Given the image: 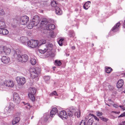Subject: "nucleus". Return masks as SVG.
Wrapping results in <instances>:
<instances>
[{
    "instance_id": "obj_24",
    "label": "nucleus",
    "mask_w": 125,
    "mask_h": 125,
    "mask_svg": "<svg viewBox=\"0 0 125 125\" xmlns=\"http://www.w3.org/2000/svg\"><path fill=\"white\" fill-rule=\"evenodd\" d=\"M20 118L19 117H16L12 121V124L14 125L18 123L19 121Z\"/></svg>"
},
{
    "instance_id": "obj_31",
    "label": "nucleus",
    "mask_w": 125,
    "mask_h": 125,
    "mask_svg": "<svg viewBox=\"0 0 125 125\" xmlns=\"http://www.w3.org/2000/svg\"><path fill=\"white\" fill-rule=\"evenodd\" d=\"M119 106L123 111L125 110V100L124 101L123 105H119Z\"/></svg>"
},
{
    "instance_id": "obj_47",
    "label": "nucleus",
    "mask_w": 125,
    "mask_h": 125,
    "mask_svg": "<svg viewBox=\"0 0 125 125\" xmlns=\"http://www.w3.org/2000/svg\"><path fill=\"white\" fill-rule=\"evenodd\" d=\"M118 125H125V121L118 124Z\"/></svg>"
},
{
    "instance_id": "obj_6",
    "label": "nucleus",
    "mask_w": 125,
    "mask_h": 125,
    "mask_svg": "<svg viewBox=\"0 0 125 125\" xmlns=\"http://www.w3.org/2000/svg\"><path fill=\"white\" fill-rule=\"evenodd\" d=\"M29 20V18L27 16H23L21 17L20 18V23L22 25L26 24Z\"/></svg>"
},
{
    "instance_id": "obj_54",
    "label": "nucleus",
    "mask_w": 125,
    "mask_h": 125,
    "mask_svg": "<svg viewBox=\"0 0 125 125\" xmlns=\"http://www.w3.org/2000/svg\"><path fill=\"white\" fill-rule=\"evenodd\" d=\"M89 115H90L91 116H92L93 117H94V116H95L93 114H90Z\"/></svg>"
},
{
    "instance_id": "obj_25",
    "label": "nucleus",
    "mask_w": 125,
    "mask_h": 125,
    "mask_svg": "<svg viewBox=\"0 0 125 125\" xmlns=\"http://www.w3.org/2000/svg\"><path fill=\"white\" fill-rule=\"evenodd\" d=\"M80 114L81 112L80 110H75V113H74V115H77L78 118H79L81 116Z\"/></svg>"
},
{
    "instance_id": "obj_34",
    "label": "nucleus",
    "mask_w": 125,
    "mask_h": 125,
    "mask_svg": "<svg viewBox=\"0 0 125 125\" xmlns=\"http://www.w3.org/2000/svg\"><path fill=\"white\" fill-rule=\"evenodd\" d=\"M69 36L71 37H73L75 36V34L73 31H71L70 32Z\"/></svg>"
},
{
    "instance_id": "obj_14",
    "label": "nucleus",
    "mask_w": 125,
    "mask_h": 125,
    "mask_svg": "<svg viewBox=\"0 0 125 125\" xmlns=\"http://www.w3.org/2000/svg\"><path fill=\"white\" fill-rule=\"evenodd\" d=\"M41 47V49L39 50V52L41 53L44 54L47 51V50L44 45H42Z\"/></svg>"
},
{
    "instance_id": "obj_1",
    "label": "nucleus",
    "mask_w": 125,
    "mask_h": 125,
    "mask_svg": "<svg viewBox=\"0 0 125 125\" xmlns=\"http://www.w3.org/2000/svg\"><path fill=\"white\" fill-rule=\"evenodd\" d=\"M21 52L18 49L15 51L14 56L17 58L18 61L21 62H25L28 60V56L27 55L24 54L21 55Z\"/></svg>"
},
{
    "instance_id": "obj_50",
    "label": "nucleus",
    "mask_w": 125,
    "mask_h": 125,
    "mask_svg": "<svg viewBox=\"0 0 125 125\" xmlns=\"http://www.w3.org/2000/svg\"><path fill=\"white\" fill-rule=\"evenodd\" d=\"M107 87L108 88L109 90H111L113 88L110 85H109Z\"/></svg>"
},
{
    "instance_id": "obj_45",
    "label": "nucleus",
    "mask_w": 125,
    "mask_h": 125,
    "mask_svg": "<svg viewBox=\"0 0 125 125\" xmlns=\"http://www.w3.org/2000/svg\"><path fill=\"white\" fill-rule=\"evenodd\" d=\"M27 45L28 46L31 48V41L30 40L28 41Z\"/></svg>"
},
{
    "instance_id": "obj_12",
    "label": "nucleus",
    "mask_w": 125,
    "mask_h": 125,
    "mask_svg": "<svg viewBox=\"0 0 125 125\" xmlns=\"http://www.w3.org/2000/svg\"><path fill=\"white\" fill-rule=\"evenodd\" d=\"M3 52L7 55L9 54L11 52L10 49V48L6 47H4L3 48Z\"/></svg>"
},
{
    "instance_id": "obj_30",
    "label": "nucleus",
    "mask_w": 125,
    "mask_h": 125,
    "mask_svg": "<svg viewBox=\"0 0 125 125\" xmlns=\"http://www.w3.org/2000/svg\"><path fill=\"white\" fill-rule=\"evenodd\" d=\"M57 4L55 1L53 0L51 2V5L52 7H55L57 6Z\"/></svg>"
},
{
    "instance_id": "obj_52",
    "label": "nucleus",
    "mask_w": 125,
    "mask_h": 125,
    "mask_svg": "<svg viewBox=\"0 0 125 125\" xmlns=\"http://www.w3.org/2000/svg\"><path fill=\"white\" fill-rule=\"evenodd\" d=\"M28 96L31 99V93H29L28 94Z\"/></svg>"
},
{
    "instance_id": "obj_19",
    "label": "nucleus",
    "mask_w": 125,
    "mask_h": 125,
    "mask_svg": "<svg viewBox=\"0 0 125 125\" xmlns=\"http://www.w3.org/2000/svg\"><path fill=\"white\" fill-rule=\"evenodd\" d=\"M36 90L34 88H32V95L33 97L32 96V101H34L35 100V96L34 95L36 93Z\"/></svg>"
},
{
    "instance_id": "obj_3",
    "label": "nucleus",
    "mask_w": 125,
    "mask_h": 125,
    "mask_svg": "<svg viewBox=\"0 0 125 125\" xmlns=\"http://www.w3.org/2000/svg\"><path fill=\"white\" fill-rule=\"evenodd\" d=\"M46 41L45 40H41L38 42V41L32 40V48H34L37 46H40L42 44L46 43Z\"/></svg>"
},
{
    "instance_id": "obj_48",
    "label": "nucleus",
    "mask_w": 125,
    "mask_h": 125,
    "mask_svg": "<svg viewBox=\"0 0 125 125\" xmlns=\"http://www.w3.org/2000/svg\"><path fill=\"white\" fill-rule=\"evenodd\" d=\"M102 120L106 122L107 121H108V119L107 118H106L105 117H103L102 118Z\"/></svg>"
},
{
    "instance_id": "obj_62",
    "label": "nucleus",
    "mask_w": 125,
    "mask_h": 125,
    "mask_svg": "<svg viewBox=\"0 0 125 125\" xmlns=\"http://www.w3.org/2000/svg\"><path fill=\"white\" fill-rule=\"evenodd\" d=\"M26 107L27 108H28V107L26 106Z\"/></svg>"
},
{
    "instance_id": "obj_21",
    "label": "nucleus",
    "mask_w": 125,
    "mask_h": 125,
    "mask_svg": "<svg viewBox=\"0 0 125 125\" xmlns=\"http://www.w3.org/2000/svg\"><path fill=\"white\" fill-rule=\"evenodd\" d=\"M91 3V2L89 1H88L86 2L83 5V7L84 9L85 10H87L90 7Z\"/></svg>"
},
{
    "instance_id": "obj_9",
    "label": "nucleus",
    "mask_w": 125,
    "mask_h": 125,
    "mask_svg": "<svg viewBox=\"0 0 125 125\" xmlns=\"http://www.w3.org/2000/svg\"><path fill=\"white\" fill-rule=\"evenodd\" d=\"M45 47L47 50V52H50L52 49V44L47 43Z\"/></svg>"
},
{
    "instance_id": "obj_57",
    "label": "nucleus",
    "mask_w": 125,
    "mask_h": 125,
    "mask_svg": "<svg viewBox=\"0 0 125 125\" xmlns=\"http://www.w3.org/2000/svg\"><path fill=\"white\" fill-rule=\"evenodd\" d=\"M108 100L109 101H111V100L110 99H109Z\"/></svg>"
},
{
    "instance_id": "obj_27",
    "label": "nucleus",
    "mask_w": 125,
    "mask_h": 125,
    "mask_svg": "<svg viewBox=\"0 0 125 125\" xmlns=\"http://www.w3.org/2000/svg\"><path fill=\"white\" fill-rule=\"evenodd\" d=\"M94 121L92 118L89 119L87 122L86 125H92Z\"/></svg>"
},
{
    "instance_id": "obj_16",
    "label": "nucleus",
    "mask_w": 125,
    "mask_h": 125,
    "mask_svg": "<svg viewBox=\"0 0 125 125\" xmlns=\"http://www.w3.org/2000/svg\"><path fill=\"white\" fill-rule=\"evenodd\" d=\"M120 25L119 22L117 23L115 26H114L113 27L112 31L114 32H116L119 29V27Z\"/></svg>"
},
{
    "instance_id": "obj_43",
    "label": "nucleus",
    "mask_w": 125,
    "mask_h": 125,
    "mask_svg": "<svg viewBox=\"0 0 125 125\" xmlns=\"http://www.w3.org/2000/svg\"><path fill=\"white\" fill-rule=\"evenodd\" d=\"M50 35L51 36L52 38L56 36V34H54V32L53 31L51 32Z\"/></svg>"
},
{
    "instance_id": "obj_38",
    "label": "nucleus",
    "mask_w": 125,
    "mask_h": 125,
    "mask_svg": "<svg viewBox=\"0 0 125 125\" xmlns=\"http://www.w3.org/2000/svg\"><path fill=\"white\" fill-rule=\"evenodd\" d=\"M36 63V61L35 58L32 59V65H34Z\"/></svg>"
},
{
    "instance_id": "obj_20",
    "label": "nucleus",
    "mask_w": 125,
    "mask_h": 125,
    "mask_svg": "<svg viewBox=\"0 0 125 125\" xmlns=\"http://www.w3.org/2000/svg\"><path fill=\"white\" fill-rule=\"evenodd\" d=\"M55 28L54 25L52 24H50L48 25L46 27V29L49 30H50L51 29H54Z\"/></svg>"
},
{
    "instance_id": "obj_39",
    "label": "nucleus",
    "mask_w": 125,
    "mask_h": 125,
    "mask_svg": "<svg viewBox=\"0 0 125 125\" xmlns=\"http://www.w3.org/2000/svg\"><path fill=\"white\" fill-rule=\"evenodd\" d=\"M45 81H47L49 80L50 79V77L49 76H45L44 78Z\"/></svg>"
},
{
    "instance_id": "obj_37",
    "label": "nucleus",
    "mask_w": 125,
    "mask_h": 125,
    "mask_svg": "<svg viewBox=\"0 0 125 125\" xmlns=\"http://www.w3.org/2000/svg\"><path fill=\"white\" fill-rule=\"evenodd\" d=\"M6 82H4V80H2L1 79L0 80V84L1 85H5Z\"/></svg>"
},
{
    "instance_id": "obj_18",
    "label": "nucleus",
    "mask_w": 125,
    "mask_h": 125,
    "mask_svg": "<svg viewBox=\"0 0 125 125\" xmlns=\"http://www.w3.org/2000/svg\"><path fill=\"white\" fill-rule=\"evenodd\" d=\"M9 33L8 31L5 28L0 29V33L3 35H6Z\"/></svg>"
},
{
    "instance_id": "obj_59",
    "label": "nucleus",
    "mask_w": 125,
    "mask_h": 125,
    "mask_svg": "<svg viewBox=\"0 0 125 125\" xmlns=\"http://www.w3.org/2000/svg\"><path fill=\"white\" fill-rule=\"evenodd\" d=\"M106 104V105H108V106H110L109 105V104Z\"/></svg>"
},
{
    "instance_id": "obj_40",
    "label": "nucleus",
    "mask_w": 125,
    "mask_h": 125,
    "mask_svg": "<svg viewBox=\"0 0 125 125\" xmlns=\"http://www.w3.org/2000/svg\"><path fill=\"white\" fill-rule=\"evenodd\" d=\"M79 125H85V120H82Z\"/></svg>"
},
{
    "instance_id": "obj_28",
    "label": "nucleus",
    "mask_w": 125,
    "mask_h": 125,
    "mask_svg": "<svg viewBox=\"0 0 125 125\" xmlns=\"http://www.w3.org/2000/svg\"><path fill=\"white\" fill-rule=\"evenodd\" d=\"M47 24L48 22L46 21L45 20H42L41 23V26L42 27L43 26V27L44 26L47 25Z\"/></svg>"
},
{
    "instance_id": "obj_41",
    "label": "nucleus",
    "mask_w": 125,
    "mask_h": 125,
    "mask_svg": "<svg viewBox=\"0 0 125 125\" xmlns=\"http://www.w3.org/2000/svg\"><path fill=\"white\" fill-rule=\"evenodd\" d=\"M27 27L29 29H31V22L29 23L27 25Z\"/></svg>"
},
{
    "instance_id": "obj_64",
    "label": "nucleus",
    "mask_w": 125,
    "mask_h": 125,
    "mask_svg": "<svg viewBox=\"0 0 125 125\" xmlns=\"http://www.w3.org/2000/svg\"><path fill=\"white\" fill-rule=\"evenodd\" d=\"M74 48V49H75V47H73V48Z\"/></svg>"
},
{
    "instance_id": "obj_5",
    "label": "nucleus",
    "mask_w": 125,
    "mask_h": 125,
    "mask_svg": "<svg viewBox=\"0 0 125 125\" xmlns=\"http://www.w3.org/2000/svg\"><path fill=\"white\" fill-rule=\"evenodd\" d=\"M40 18L37 15L34 16L32 20V26H36L39 23Z\"/></svg>"
},
{
    "instance_id": "obj_55",
    "label": "nucleus",
    "mask_w": 125,
    "mask_h": 125,
    "mask_svg": "<svg viewBox=\"0 0 125 125\" xmlns=\"http://www.w3.org/2000/svg\"><path fill=\"white\" fill-rule=\"evenodd\" d=\"M114 112L116 114H118L119 113H120V112Z\"/></svg>"
},
{
    "instance_id": "obj_23",
    "label": "nucleus",
    "mask_w": 125,
    "mask_h": 125,
    "mask_svg": "<svg viewBox=\"0 0 125 125\" xmlns=\"http://www.w3.org/2000/svg\"><path fill=\"white\" fill-rule=\"evenodd\" d=\"M55 12L56 14L58 15H60L62 14L61 10L59 7H57L55 8Z\"/></svg>"
},
{
    "instance_id": "obj_36",
    "label": "nucleus",
    "mask_w": 125,
    "mask_h": 125,
    "mask_svg": "<svg viewBox=\"0 0 125 125\" xmlns=\"http://www.w3.org/2000/svg\"><path fill=\"white\" fill-rule=\"evenodd\" d=\"M54 95H57V93L55 91H54L50 94V95L51 96H52Z\"/></svg>"
},
{
    "instance_id": "obj_60",
    "label": "nucleus",
    "mask_w": 125,
    "mask_h": 125,
    "mask_svg": "<svg viewBox=\"0 0 125 125\" xmlns=\"http://www.w3.org/2000/svg\"><path fill=\"white\" fill-rule=\"evenodd\" d=\"M94 125H99L98 124H95Z\"/></svg>"
},
{
    "instance_id": "obj_13",
    "label": "nucleus",
    "mask_w": 125,
    "mask_h": 125,
    "mask_svg": "<svg viewBox=\"0 0 125 125\" xmlns=\"http://www.w3.org/2000/svg\"><path fill=\"white\" fill-rule=\"evenodd\" d=\"M28 40L27 38L24 36H21L20 37V41L22 44H25L26 43V42H27Z\"/></svg>"
},
{
    "instance_id": "obj_22",
    "label": "nucleus",
    "mask_w": 125,
    "mask_h": 125,
    "mask_svg": "<svg viewBox=\"0 0 125 125\" xmlns=\"http://www.w3.org/2000/svg\"><path fill=\"white\" fill-rule=\"evenodd\" d=\"M75 111V109L74 108L71 109L70 111H68V116L70 117L72 116L73 114H74Z\"/></svg>"
},
{
    "instance_id": "obj_44",
    "label": "nucleus",
    "mask_w": 125,
    "mask_h": 125,
    "mask_svg": "<svg viewBox=\"0 0 125 125\" xmlns=\"http://www.w3.org/2000/svg\"><path fill=\"white\" fill-rule=\"evenodd\" d=\"M97 115L98 116H101L103 114L102 112H100L99 111H97L96 112Z\"/></svg>"
},
{
    "instance_id": "obj_51",
    "label": "nucleus",
    "mask_w": 125,
    "mask_h": 125,
    "mask_svg": "<svg viewBox=\"0 0 125 125\" xmlns=\"http://www.w3.org/2000/svg\"><path fill=\"white\" fill-rule=\"evenodd\" d=\"M94 118L96 120H97V121H98L99 120V119L96 116H94Z\"/></svg>"
},
{
    "instance_id": "obj_53",
    "label": "nucleus",
    "mask_w": 125,
    "mask_h": 125,
    "mask_svg": "<svg viewBox=\"0 0 125 125\" xmlns=\"http://www.w3.org/2000/svg\"><path fill=\"white\" fill-rule=\"evenodd\" d=\"M113 106L114 107L116 108H117L118 107V106L116 104H114L113 105Z\"/></svg>"
},
{
    "instance_id": "obj_49",
    "label": "nucleus",
    "mask_w": 125,
    "mask_h": 125,
    "mask_svg": "<svg viewBox=\"0 0 125 125\" xmlns=\"http://www.w3.org/2000/svg\"><path fill=\"white\" fill-rule=\"evenodd\" d=\"M21 103L23 104L24 105L26 104L28 105V106H29L30 107H31L30 106V105L28 103H25V102H22Z\"/></svg>"
},
{
    "instance_id": "obj_33",
    "label": "nucleus",
    "mask_w": 125,
    "mask_h": 125,
    "mask_svg": "<svg viewBox=\"0 0 125 125\" xmlns=\"http://www.w3.org/2000/svg\"><path fill=\"white\" fill-rule=\"evenodd\" d=\"M112 69L110 67H108L106 68V72L108 73H110Z\"/></svg>"
},
{
    "instance_id": "obj_58",
    "label": "nucleus",
    "mask_w": 125,
    "mask_h": 125,
    "mask_svg": "<svg viewBox=\"0 0 125 125\" xmlns=\"http://www.w3.org/2000/svg\"><path fill=\"white\" fill-rule=\"evenodd\" d=\"M50 55V53H49V54H48L47 55V56H49Z\"/></svg>"
},
{
    "instance_id": "obj_61",
    "label": "nucleus",
    "mask_w": 125,
    "mask_h": 125,
    "mask_svg": "<svg viewBox=\"0 0 125 125\" xmlns=\"http://www.w3.org/2000/svg\"><path fill=\"white\" fill-rule=\"evenodd\" d=\"M123 74H124V75H125V73H123Z\"/></svg>"
},
{
    "instance_id": "obj_26",
    "label": "nucleus",
    "mask_w": 125,
    "mask_h": 125,
    "mask_svg": "<svg viewBox=\"0 0 125 125\" xmlns=\"http://www.w3.org/2000/svg\"><path fill=\"white\" fill-rule=\"evenodd\" d=\"M5 27L6 25L4 22L0 21V29L1 28H5Z\"/></svg>"
},
{
    "instance_id": "obj_15",
    "label": "nucleus",
    "mask_w": 125,
    "mask_h": 125,
    "mask_svg": "<svg viewBox=\"0 0 125 125\" xmlns=\"http://www.w3.org/2000/svg\"><path fill=\"white\" fill-rule=\"evenodd\" d=\"M123 84V80L122 79H120L117 83L116 86L118 88H121L122 87Z\"/></svg>"
},
{
    "instance_id": "obj_42",
    "label": "nucleus",
    "mask_w": 125,
    "mask_h": 125,
    "mask_svg": "<svg viewBox=\"0 0 125 125\" xmlns=\"http://www.w3.org/2000/svg\"><path fill=\"white\" fill-rule=\"evenodd\" d=\"M14 107V105L12 103H10V105L9 109L10 110H11Z\"/></svg>"
},
{
    "instance_id": "obj_10",
    "label": "nucleus",
    "mask_w": 125,
    "mask_h": 125,
    "mask_svg": "<svg viewBox=\"0 0 125 125\" xmlns=\"http://www.w3.org/2000/svg\"><path fill=\"white\" fill-rule=\"evenodd\" d=\"M1 60L2 62L5 63H8L10 61L9 58L5 56H3L2 57Z\"/></svg>"
},
{
    "instance_id": "obj_46",
    "label": "nucleus",
    "mask_w": 125,
    "mask_h": 125,
    "mask_svg": "<svg viewBox=\"0 0 125 125\" xmlns=\"http://www.w3.org/2000/svg\"><path fill=\"white\" fill-rule=\"evenodd\" d=\"M124 116L125 117V112H124L123 113L121 114L118 117V118L122 117Z\"/></svg>"
},
{
    "instance_id": "obj_29",
    "label": "nucleus",
    "mask_w": 125,
    "mask_h": 125,
    "mask_svg": "<svg viewBox=\"0 0 125 125\" xmlns=\"http://www.w3.org/2000/svg\"><path fill=\"white\" fill-rule=\"evenodd\" d=\"M55 65L58 66H60L62 64V63L61 61L58 60H55Z\"/></svg>"
},
{
    "instance_id": "obj_63",
    "label": "nucleus",
    "mask_w": 125,
    "mask_h": 125,
    "mask_svg": "<svg viewBox=\"0 0 125 125\" xmlns=\"http://www.w3.org/2000/svg\"><path fill=\"white\" fill-rule=\"evenodd\" d=\"M55 68V67H53V69Z\"/></svg>"
},
{
    "instance_id": "obj_32",
    "label": "nucleus",
    "mask_w": 125,
    "mask_h": 125,
    "mask_svg": "<svg viewBox=\"0 0 125 125\" xmlns=\"http://www.w3.org/2000/svg\"><path fill=\"white\" fill-rule=\"evenodd\" d=\"M63 40L64 39L63 38H61L59 40L58 42V43L60 46H62V45L63 42Z\"/></svg>"
},
{
    "instance_id": "obj_56",
    "label": "nucleus",
    "mask_w": 125,
    "mask_h": 125,
    "mask_svg": "<svg viewBox=\"0 0 125 125\" xmlns=\"http://www.w3.org/2000/svg\"><path fill=\"white\" fill-rule=\"evenodd\" d=\"M123 26L124 27H125V20L124 21V24L123 25Z\"/></svg>"
},
{
    "instance_id": "obj_4",
    "label": "nucleus",
    "mask_w": 125,
    "mask_h": 125,
    "mask_svg": "<svg viewBox=\"0 0 125 125\" xmlns=\"http://www.w3.org/2000/svg\"><path fill=\"white\" fill-rule=\"evenodd\" d=\"M16 80L18 84L17 86L19 88H21L22 87V86L25 83V78L23 77L20 78L19 77H17L16 79Z\"/></svg>"
},
{
    "instance_id": "obj_2",
    "label": "nucleus",
    "mask_w": 125,
    "mask_h": 125,
    "mask_svg": "<svg viewBox=\"0 0 125 125\" xmlns=\"http://www.w3.org/2000/svg\"><path fill=\"white\" fill-rule=\"evenodd\" d=\"M41 71L40 69L38 67L32 68V78L35 79V82L38 80V76Z\"/></svg>"
},
{
    "instance_id": "obj_17",
    "label": "nucleus",
    "mask_w": 125,
    "mask_h": 125,
    "mask_svg": "<svg viewBox=\"0 0 125 125\" xmlns=\"http://www.w3.org/2000/svg\"><path fill=\"white\" fill-rule=\"evenodd\" d=\"M58 112L57 109L56 108H54L52 109L50 113V115L51 117H53V115Z\"/></svg>"
},
{
    "instance_id": "obj_11",
    "label": "nucleus",
    "mask_w": 125,
    "mask_h": 125,
    "mask_svg": "<svg viewBox=\"0 0 125 125\" xmlns=\"http://www.w3.org/2000/svg\"><path fill=\"white\" fill-rule=\"evenodd\" d=\"M5 82H6L5 85L6 86L12 87L14 85V84L12 81H5Z\"/></svg>"
},
{
    "instance_id": "obj_7",
    "label": "nucleus",
    "mask_w": 125,
    "mask_h": 125,
    "mask_svg": "<svg viewBox=\"0 0 125 125\" xmlns=\"http://www.w3.org/2000/svg\"><path fill=\"white\" fill-rule=\"evenodd\" d=\"M58 115L60 117L63 119H66L68 118L67 115L65 111L64 110L61 111Z\"/></svg>"
},
{
    "instance_id": "obj_35",
    "label": "nucleus",
    "mask_w": 125,
    "mask_h": 125,
    "mask_svg": "<svg viewBox=\"0 0 125 125\" xmlns=\"http://www.w3.org/2000/svg\"><path fill=\"white\" fill-rule=\"evenodd\" d=\"M5 14L4 10L1 9H0V15H2Z\"/></svg>"
},
{
    "instance_id": "obj_8",
    "label": "nucleus",
    "mask_w": 125,
    "mask_h": 125,
    "mask_svg": "<svg viewBox=\"0 0 125 125\" xmlns=\"http://www.w3.org/2000/svg\"><path fill=\"white\" fill-rule=\"evenodd\" d=\"M13 99L16 104H19L20 103L21 100L20 99L18 94L16 93H14L13 94Z\"/></svg>"
}]
</instances>
